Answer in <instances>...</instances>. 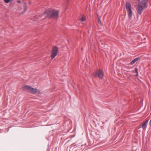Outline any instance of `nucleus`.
<instances>
[{
  "label": "nucleus",
  "instance_id": "10",
  "mask_svg": "<svg viewBox=\"0 0 151 151\" xmlns=\"http://www.w3.org/2000/svg\"><path fill=\"white\" fill-rule=\"evenodd\" d=\"M86 20V17L84 16H83L81 19V20L82 21H83Z\"/></svg>",
  "mask_w": 151,
  "mask_h": 151
},
{
  "label": "nucleus",
  "instance_id": "2",
  "mask_svg": "<svg viewBox=\"0 0 151 151\" xmlns=\"http://www.w3.org/2000/svg\"><path fill=\"white\" fill-rule=\"evenodd\" d=\"M58 11L55 9H50L46 11L44 14L46 16L50 18H56L58 17Z\"/></svg>",
  "mask_w": 151,
  "mask_h": 151
},
{
  "label": "nucleus",
  "instance_id": "1",
  "mask_svg": "<svg viewBox=\"0 0 151 151\" xmlns=\"http://www.w3.org/2000/svg\"><path fill=\"white\" fill-rule=\"evenodd\" d=\"M147 0H142L141 2L139 3L136 10L139 14H141L144 9L147 7Z\"/></svg>",
  "mask_w": 151,
  "mask_h": 151
},
{
  "label": "nucleus",
  "instance_id": "7",
  "mask_svg": "<svg viewBox=\"0 0 151 151\" xmlns=\"http://www.w3.org/2000/svg\"><path fill=\"white\" fill-rule=\"evenodd\" d=\"M21 7L23 8V11L24 12H25L26 11V4L25 2H24L19 7V9L21 10L22 8H21Z\"/></svg>",
  "mask_w": 151,
  "mask_h": 151
},
{
  "label": "nucleus",
  "instance_id": "9",
  "mask_svg": "<svg viewBox=\"0 0 151 151\" xmlns=\"http://www.w3.org/2000/svg\"><path fill=\"white\" fill-rule=\"evenodd\" d=\"M139 59V58H135L134 60H133L130 63V64L131 65H133L134 64L137 60H138Z\"/></svg>",
  "mask_w": 151,
  "mask_h": 151
},
{
  "label": "nucleus",
  "instance_id": "4",
  "mask_svg": "<svg viewBox=\"0 0 151 151\" xmlns=\"http://www.w3.org/2000/svg\"><path fill=\"white\" fill-rule=\"evenodd\" d=\"M126 8L128 13V17L129 19H131L132 17V12L131 9V4L128 2H126Z\"/></svg>",
  "mask_w": 151,
  "mask_h": 151
},
{
  "label": "nucleus",
  "instance_id": "6",
  "mask_svg": "<svg viewBox=\"0 0 151 151\" xmlns=\"http://www.w3.org/2000/svg\"><path fill=\"white\" fill-rule=\"evenodd\" d=\"M95 76H98L99 78L102 79L104 76L103 72L101 70H99L96 72Z\"/></svg>",
  "mask_w": 151,
  "mask_h": 151
},
{
  "label": "nucleus",
  "instance_id": "13",
  "mask_svg": "<svg viewBox=\"0 0 151 151\" xmlns=\"http://www.w3.org/2000/svg\"><path fill=\"white\" fill-rule=\"evenodd\" d=\"M99 22H100V23H101V21L100 19L99 18Z\"/></svg>",
  "mask_w": 151,
  "mask_h": 151
},
{
  "label": "nucleus",
  "instance_id": "8",
  "mask_svg": "<svg viewBox=\"0 0 151 151\" xmlns=\"http://www.w3.org/2000/svg\"><path fill=\"white\" fill-rule=\"evenodd\" d=\"M148 122V120H147L144 122V123L142 124V127L143 129H145L147 127V125Z\"/></svg>",
  "mask_w": 151,
  "mask_h": 151
},
{
  "label": "nucleus",
  "instance_id": "12",
  "mask_svg": "<svg viewBox=\"0 0 151 151\" xmlns=\"http://www.w3.org/2000/svg\"><path fill=\"white\" fill-rule=\"evenodd\" d=\"M11 0H4V2L6 3H9Z\"/></svg>",
  "mask_w": 151,
  "mask_h": 151
},
{
  "label": "nucleus",
  "instance_id": "5",
  "mask_svg": "<svg viewBox=\"0 0 151 151\" xmlns=\"http://www.w3.org/2000/svg\"><path fill=\"white\" fill-rule=\"evenodd\" d=\"M58 50V48L56 47H53L51 54V58L52 59L54 58L57 55Z\"/></svg>",
  "mask_w": 151,
  "mask_h": 151
},
{
  "label": "nucleus",
  "instance_id": "3",
  "mask_svg": "<svg viewBox=\"0 0 151 151\" xmlns=\"http://www.w3.org/2000/svg\"><path fill=\"white\" fill-rule=\"evenodd\" d=\"M22 88L24 90H28L29 92L33 94L39 93L40 92L39 90L36 88H32L28 86H24L22 87Z\"/></svg>",
  "mask_w": 151,
  "mask_h": 151
},
{
  "label": "nucleus",
  "instance_id": "11",
  "mask_svg": "<svg viewBox=\"0 0 151 151\" xmlns=\"http://www.w3.org/2000/svg\"><path fill=\"white\" fill-rule=\"evenodd\" d=\"M135 71L136 73H137L136 76H138V69L137 68H135Z\"/></svg>",
  "mask_w": 151,
  "mask_h": 151
}]
</instances>
